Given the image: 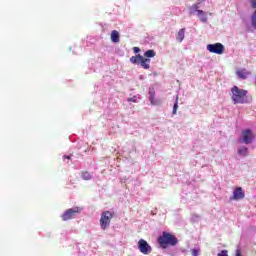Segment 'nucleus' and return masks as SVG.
Segmentation results:
<instances>
[{"instance_id": "obj_1", "label": "nucleus", "mask_w": 256, "mask_h": 256, "mask_svg": "<svg viewBox=\"0 0 256 256\" xmlns=\"http://www.w3.org/2000/svg\"><path fill=\"white\" fill-rule=\"evenodd\" d=\"M248 91L245 89L233 86L230 90V97L234 105H247L251 103L252 98L248 95Z\"/></svg>"}, {"instance_id": "obj_2", "label": "nucleus", "mask_w": 256, "mask_h": 256, "mask_svg": "<svg viewBox=\"0 0 256 256\" xmlns=\"http://www.w3.org/2000/svg\"><path fill=\"white\" fill-rule=\"evenodd\" d=\"M179 241L177 237L168 232H163L162 235L158 238V244L162 249H167V247H175Z\"/></svg>"}, {"instance_id": "obj_3", "label": "nucleus", "mask_w": 256, "mask_h": 256, "mask_svg": "<svg viewBox=\"0 0 256 256\" xmlns=\"http://www.w3.org/2000/svg\"><path fill=\"white\" fill-rule=\"evenodd\" d=\"M130 63H133V65H140L142 69L151 68V59L145 58L141 55L132 56L130 58Z\"/></svg>"}, {"instance_id": "obj_4", "label": "nucleus", "mask_w": 256, "mask_h": 256, "mask_svg": "<svg viewBox=\"0 0 256 256\" xmlns=\"http://www.w3.org/2000/svg\"><path fill=\"white\" fill-rule=\"evenodd\" d=\"M112 219H113V213H111L110 211L102 212L100 217V227L103 231H105L106 229H109Z\"/></svg>"}, {"instance_id": "obj_5", "label": "nucleus", "mask_w": 256, "mask_h": 256, "mask_svg": "<svg viewBox=\"0 0 256 256\" xmlns=\"http://www.w3.org/2000/svg\"><path fill=\"white\" fill-rule=\"evenodd\" d=\"M253 139V132L250 129H245L238 138V143H245V145H249V143H252Z\"/></svg>"}, {"instance_id": "obj_6", "label": "nucleus", "mask_w": 256, "mask_h": 256, "mask_svg": "<svg viewBox=\"0 0 256 256\" xmlns=\"http://www.w3.org/2000/svg\"><path fill=\"white\" fill-rule=\"evenodd\" d=\"M206 49L209 53H215L216 55H223L225 53V46L221 43L208 44Z\"/></svg>"}, {"instance_id": "obj_7", "label": "nucleus", "mask_w": 256, "mask_h": 256, "mask_svg": "<svg viewBox=\"0 0 256 256\" xmlns=\"http://www.w3.org/2000/svg\"><path fill=\"white\" fill-rule=\"evenodd\" d=\"M79 213H81V208L79 207L70 208L62 214V219L63 221H69V219H75V217H77Z\"/></svg>"}, {"instance_id": "obj_8", "label": "nucleus", "mask_w": 256, "mask_h": 256, "mask_svg": "<svg viewBox=\"0 0 256 256\" xmlns=\"http://www.w3.org/2000/svg\"><path fill=\"white\" fill-rule=\"evenodd\" d=\"M138 249L140 253H143V255H149L151 254V251H153V248H151V245L147 243V241L140 239L138 241Z\"/></svg>"}, {"instance_id": "obj_9", "label": "nucleus", "mask_w": 256, "mask_h": 256, "mask_svg": "<svg viewBox=\"0 0 256 256\" xmlns=\"http://www.w3.org/2000/svg\"><path fill=\"white\" fill-rule=\"evenodd\" d=\"M236 75L238 77V79H248L249 77H251V71L245 69V68H238L236 70Z\"/></svg>"}, {"instance_id": "obj_10", "label": "nucleus", "mask_w": 256, "mask_h": 256, "mask_svg": "<svg viewBox=\"0 0 256 256\" xmlns=\"http://www.w3.org/2000/svg\"><path fill=\"white\" fill-rule=\"evenodd\" d=\"M232 199H234V201L245 199V192L243 191V188L237 187L234 189Z\"/></svg>"}, {"instance_id": "obj_11", "label": "nucleus", "mask_w": 256, "mask_h": 256, "mask_svg": "<svg viewBox=\"0 0 256 256\" xmlns=\"http://www.w3.org/2000/svg\"><path fill=\"white\" fill-rule=\"evenodd\" d=\"M250 5L253 9H256V0H250ZM251 27H253V29H256V10L251 15Z\"/></svg>"}, {"instance_id": "obj_12", "label": "nucleus", "mask_w": 256, "mask_h": 256, "mask_svg": "<svg viewBox=\"0 0 256 256\" xmlns=\"http://www.w3.org/2000/svg\"><path fill=\"white\" fill-rule=\"evenodd\" d=\"M199 3L193 4L190 8H189V14L190 15H199Z\"/></svg>"}, {"instance_id": "obj_13", "label": "nucleus", "mask_w": 256, "mask_h": 256, "mask_svg": "<svg viewBox=\"0 0 256 256\" xmlns=\"http://www.w3.org/2000/svg\"><path fill=\"white\" fill-rule=\"evenodd\" d=\"M238 155H240V157H247V155H249V149L245 146H240L238 148Z\"/></svg>"}, {"instance_id": "obj_14", "label": "nucleus", "mask_w": 256, "mask_h": 256, "mask_svg": "<svg viewBox=\"0 0 256 256\" xmlns=\"http://www.w3.org/2000/svg\"><path fill=\"white\" fill-rule=\"evenodd\" d=\"M197 17L200 19L202 23H207L208 18L207 13H205V11H198Z\"/></svg>"}, {"instance_id": "obj_15", "label": "nucleus", "mask_w": 256, "mask_h": 256, "mask_svg": "<svg viewBox=\"0 0 256 256\" xmlns=\"http://www.w3.org/2000/svg\"><path fill=\"white\" fill-rule=\"evenodd\" d=\"M176 39L179 41V43L183 42V39H185V28L179 30Z\"/></svg>"}, {"instance_id": "obj_16", "label": "nucleus", "mask_w": 256, "mask_h": 256, "mask_svg": "<svg viewBox=\"0 0 256 256\" xmlns=\"http://www.w3.org/2000/svg\"><path fill=\"white\" fill-rule=\"evenodd\" d=\"M111 41L113 43H119V32L117 30H113L111 33Z\"/></svg>"}, {"instance_id": "obj_17", "label": "nucleus", "mask_w": 256, "mask_h": 256, "mask_svg": "<svg viewBox=\"0 0 256 256\" xmlns=\"http://www.w3.org/2000/svg\"><path fill=\"white\" fill-rule=\"evenodd\" d=\"M128 103H139L141 101V95L137 94L127 99Z\"/></svg>"}, {"instance_id": "obj_18", "label": "nucleus", "mask_w": 256, "mask_h": 256, "mask_svg": "<svg viewBox=\"0 0 256 256\" xmlns=\"http://www.w3.org/2000/svg\"><path fill=\"white\" fill-rule=\"evenodd\" d=\"M177 109H179V95L176 96V100L173 106L172 115H177Z\"/></svg>"}, {"instance_id": "obj_19", "label": "nucleus", "mask_w": 256, "mask_h": 256, "mask_svg": "<svg viewBox=\"0 0 256 256\" xmlns=\"http://www.w3.org/2000/svg\"><path fill=\"white\" fill-rule=\"evenodd\" d=\"M82 179H84V181H89L93 179V175L89 172H82Z\"/></svg>"}, {"instance_id": "obj_20", "label": "nucleus", "mask_w": 256, "mask_h": 256, "mask_svg": "<svg viewBox=\"0 0 256 256\" xmlns=\"http://www.w3.org/2000/svg\"><path fill=\"white\" fill-rule=\"evenodd\" d=\"M156 53L154 52V50H148L144 53V56L151 58V57H155Z\"/></svg>"}, {"instance_id": "obj_21", "label": "nucleus", "mask_w": 256, "mask_h": 256, "mask_svg": "<svg viewBox=\"0 0 256 256\" xmlns=\"http://www.w3.org/2000/svg\"><path fill=\"white\" fill-rule=\"evenodd\" d=\"M149 101L151 105H159V100H157L155 96H149Z\"/></svg>"}, {"instance_id": "obj_22", "label": "nucleus", "mask_w": 256, "mask_h": 256, "mask_svg": "<svg viewBox=\"0 0 256 256\" xmlns=\"http://www.w3.org/2000/svg\"><path fill=\"white\" fill-rule=\"evenodd\" d=\"M192 256H199V253H201V250L199 248H193L191 250Z\"/></svg>"}, {"instance_id": "obj_23", "label": "nucleus", "mask_w": 256, "mask_h": 256, "mask_svg": "<svg viewBox=\"0 0 256 256\" xmlns=\"http://www.w3.org/2000/svg\"><path fill=\"white\" fill-rule=\"evenodd\" d=\"M149 97H151V96H155V88H149Z\"/></svg>"}, {"instance_id": "obj_24", "label": "nucleus", "mask_w": 256, "mask_h": 256, "mask_svg": "<svg viewBox=\"0 0 256 256\" xmlns=\"http://www.w3.org/2000/svg\"><path fill=\"white\" fill-rule=\"evenodd\" d=\"M218 256H229L227 250H222L220 253H218Z\"/></svg>"}, {"instance_id": "obj_25", "label": "nucleus", "mask_w": 256, "mask_h": 256, "mask_svg": "<svg viewBox=\"0 0 256 256\" xmlns=\"http://www.w3.org/2000/svg\"><path fill=\"white\" fill-rule=\"evenodd\" d=\"M133 51H134V53H139V51H141V49H139V47H134Z\"/></svg>"}, {"instance_id": "obj_26", "label": "nucleus", "mask_w": 256, "mask_h": 256, "mask_svg": "<svg viewBox=\"0 0 256 256\" xmlns=\"http://www.w3.org/2000/svg\"><path fill=\"white\" fill-rule=\"evenodd\" d=\"M192 219L193 221H197L199 219V216H193Z\"/></svg>"}, {"instance_id": "obj_27", "label": "nucleus", "mask_w": 256, "mask_h": 256, "mask_svg": "<svg viewBox=\"0 0 256 256\" xmlns=\"http://www.w3.org/2000/svg\"><path fill=\"white\" fill-rule=\"evenodd\" d=\"M64 159H71V156H64Z\"/></svg>"}, {"instance_id": "obj_28", "label": "nucleus", "mask_w": 256, "mask_h": 256, "mask_svg": "<svg viewBox=\"0 0 256 256\" xmlns=\"http://www.w3.org/2000/svg\"><path fill=\"white\" fill-rule=\"evenodd\" d=\"M248 31H251V28H250V27H248Z\"/></svg>"}]
</instances>
